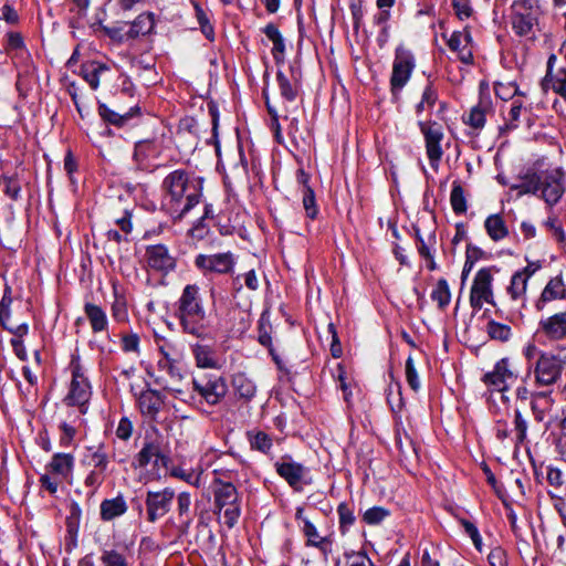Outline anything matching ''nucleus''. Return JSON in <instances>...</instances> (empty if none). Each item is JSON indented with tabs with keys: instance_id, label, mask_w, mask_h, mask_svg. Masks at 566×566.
Segmentation results:
<instances>
[{
	"instance_id": "obj_1",
	"label": "nucleus",
	"mask_w": 566,
	"mask_h": 566,
	"mask_svg": "<svg viewBox=\"0 0 566 566\" xmlns=\"http://www.w3.org/2000/svg\"><path fill=\"white\" fill-rule=\"evenodd\" d=\"M203 178L184 168L170 171L163 180V209L174 219H182L196 207L203 191Z\"/></svg>"
},
{
	"instance_id": "obj_2",
	"label": "nucleus",
	"mask_w": 566,
	"mask_h": 566,
	"mask_svg": "<svg viewBox=\"0 0 566 566\" xmlns=\"http://www.w3.org/2000/svg\"><path fill=\"white\" fill-rule=\"evenodd\" d=\"M175 317L184 334L198 339L210 337L208 315L203 305L200 287L187 284L175 303Z\"/></svg>"
},
{
	"instance_id": "obj_3",
	"label": "nucleus",
	"mask_w": 566,
	"mask_h": 566,
	"mask_svg": "<svg viewBox=\"0 0 566 566\" xmlns=\"http://www.w3.org/2000/svg\"><path fill=\"white\" fill-rule=\"evenodd\" d=\"M69 370L71 373V381L63 402L67 407H76L81 415H85L88 410L93 391L86 375L87 368L82 363L77 350L71 355Z\"/></svg>"
},
{
	"instance_id": "obj_4",
	"label": "nucleus",
	"mask_w": 566,
	"mask_h": 566,
	"mask_svg": "<svg viewBox=\"0 0 566 566\" xmlns=\"http://www.w3.org/2000/svg\"><path fill=\"white\" fill-rule=\"evenodd\" d=\"M109 455L104 444L86 448L81 465L86 471L83 485L88 490L87 495L94 496L108 476Z\"/></svg>"
},
{
	"instance_id": "obj_5",
	"label": "nucleus",
	"mask_w": 566,
	"mask_h": 566,
	"mask_svg": "<svg viewBox=\"0 0 566 566\" xmlns=\"http://www.w3.org/2000/svg\"><path fill=\"white\" fill-rule=\"evenodd\" d=\"M539 14L537 0H514L510 13L512 30L517 36L534 38Z\"/></svg>"
},
{
	"instance_id": "obj_6",
	"label": "nucleus",
	"mask_w": 566,
	"mask_h": 566,
	"mask_svg": "<svg viewBox=\"0 0 566 566\" xmlns=\"http://www.w3.org/2000/svg\"><path fill=\"white\" fill-rule=\"evenodd\" d=\"M538 199L546 209H554L566 193V174L560 167L538 171Z\"/></svg>"
},
{
	"instance_id": "obj_7",
	"label": "nucleus",
	"mask_w": 566,
	"mask_h": 566,
	"mask_svg": "<svg viewBox=\"0 0 566 566\" xmlns=\"http://www.w3.org/2000/svg\"><path fill=\"white\" fill-rule=\"evenodd\" d=\"M565 369V360L552 352H541L532 371L534 382L538 387H552L562 379Z\"/></svg>"
},
{
	"instance_id": "obj_8",
	"label": "nucleus",
	"mask_w": 566,
	"mask_h": 566,
	"mask_svg": "<svg viewBox=\"0 0 566 566\" xmlns=\"http://www.w3.org/2000/svg\"><path fill=\"white\" fill-rule=\"evenodd\" d=\"M516 401L525 402L530 400V408L536 422H544L547 415L552 411L555 400L552 390L531 391L526 379L515 388Z\"/></svg>"
},
{
	"instance_id": "obj_9",
	"label": "nucleus",
	"mask_w": 566,
	"mask_h": 566,
	"mask_svg": "<svg viewBox=\"0 0 566 566\" xmlns=\"http://www.w3.org/2000/svg\"><path fill=\"white\" fill-rule=\"evenodd\" d=\"M417 125L423 136L429 164L433 169H437L444 154L442 146L444 139L443 126L432 119H419Z\"/></svg>"
},
{
	"instance_id": "obj_10",
	"label": "nucleus",
	"mask_w": 566,
	"mask_h": 566,
	"mask_svg": "<svg viewBox=\"0 0 566 566\" xmlns=\"http://www.w3.org/2000/svg\"><path fill=\"white\" fill-rule=\"evenodd\" d=\"M495 266L480 269L472 282L470 290V305L474 311H480L484 304L495 306L493 292V273Z\"/></svg>"
},
{
	"instance_id": "obj_11",
	"label": "nucleus",
	"mask_w": 566,
	"mask_h": 566,
	"mask_svg": "<svg viewBox=\"0 0 566 566\" xmlns=\"http://www.w3.org/2000/svg\"><path fill=\"white\" fill-rule=\"evenodd\" d=\"M193 264L203 276L230 275L234 271L237 256L230 251L211 254L200 253L196 255Z\"/></svg>"
},
{
	"instance_id": "obj_12",
	"label": "nucleus",
	"mask_w": 566,
	"mask_h": 566,
	"mask_svg": "<svg viewBox=\"0 0 566 566\" xmlns=\"http://www.w3.org/2000/svg\"><path fill=\"white\" fill-rule=\"evenodd\" d=\"M275 472L295 492H302L305 485L312 484L310 469L302 463L295 462L290 454H285L274 463Z\"/></svg>"
},
{
	"instance_id": "obj_13",
	"label": "nucleus",
	"mask_w": 566,
	"mask_h": 566,
	"mask_svg": "<svg viewBox=\"0 0 566 566\" xmlns=\"http://www.w3.org/2000/svg\"><path fill=\"white\" fill-rule=\"evenodd\" d=\"M196 392L210 406L218 405L228 392L227 380L216 374H202L192 379Z\"/></svg>"
},
{
	"instance_id": "obj_14",
	"label": "nucleus",
	"mask_w": 566,
	"mask_h": 566,
	"mask_svg": "<svg viewBox=\"0 0 566 566\" xmlns=\"http://www.w3.org/2000/svg\"><path fill=\"white\" fill-rule=\"evenodd\" d=\"M415 66L416 61L413 54L405 46H398L395 52L392 73L390 77L391 92L394 94L400 93L403 86L408 83Z\"/></svg>"
},
{
	"instance_id": "obj_15",
	"label": "nucleus",
	"mask_w": 566,
	"mask_h": 566,
	"mask_svg": "<svg viewBox=\"0 0 566 566\" xmlns=\"http://www.w3.org/2000/svg\"><path fill=\"white\" fill-rule=\"evenodd\" d=\"M174 499L175 491L170 488L158 491H147L145 497L147 521L155 523L164 517L170 511Z\"/></svg>"
},
{
	"instance_id": "obj_16",
	"label": "nucleus",
	"mask_w": 566,
	"mask_h": 566,
	"mask_svg": "<svg viewBox=\"0 0 566 566\" xmlns=\"http://www.w3.org/2000/svg\"><path fill=\"white\" fill-rule=\"evenodd\" d=\"M145 260L149 269L161 274H168L177 266V259L164 244L148 245L145 251Z\"/></svg>"
},
{
	"instance_id": "obj_17",
	"label": "nucleus",
	"mask_w": 566,
	"mask_h": 566,
	"mask_svg": "<svg viewBox=\"0 0 566 566\" xmlns=\"http://www.w3.org/2000/svg\"><path fill=\"white\" fill-rule=\"evenodd\" d=\"M442 38L447 40V45L453 53H457L458 59L467 65L474 62L473 56V40L469 27L461 31H453L449 38L443 33Z\"/></svg>"
},
{
	"instance_id": "obj_18",
	"label": "nucleus",
	"mask_w": 566,
	"mask_h": 566,
	"mask_svg": "<svg viewBox=\"0 0 566 566\" xmlns=\"http://www.w3.org/2000/svg\"><path fill=\"white\" fill-rule=\"evenodd\" d=\"M538 331L551 342L566 339V311L542 318Z\"/></svg>"
},
{
	"instance_id": "obj_19",
	"label": "nucleus",
	"mask_w": 566,
	"mask_h": 566,
	"mask_svg": "<svg viewBox=\"0 0 566 566\" xmlns=\"http://www.w3.org/2000/svg\"><path fill=\"white\" fill-rule=\"evenodd\" d=\"M566 300V284L563 275L551 277L544 286L541 295L535 301V308L541 312L547 303Z\"/></svg>"
},
{
	"instance_id": "obj_20",
	"label": "nucleus",
	"mask_w": 566,
	"mask_h": 566,
	"mask_svg": "<svg viewBox=\"0 0 566 566\" xmlns=\"http://www.w3.org/2000/svg\"><path fill=\"white\" fill-rule=\"evenodd\" d=\"M493 112L490 96H481L478 104L470 109L467 116H463V123L475 132H480L485 126L486 116Z\"/></svg>"
},
{
	"instance_id": "obj_21",
	"label": "nucleus",
	"mask_w": 566,
	"mask_h": 566,
	"mask_svg": "<svg viewBox=\"0 0 566 566\" xmlns=\"http://www.w3.org/2000/svg\"><path fill=\"white\" fill-rule=\"evenodd\" d=\"M159 155V146L155 140H139L135 144L133 158L139 170H148L151 167V160Z\"/></svg>"
},
{
	"instance_id": "obj_22",
	"label": "nucleus",
	"mask_w": 566,
	"mask_h": 566,
	"mask_svg": "<svg viewBox=\"0 0 566 566\" xmlns=\"http://www.w3.org/2000/svg\"><path fill=\"white\" fill-rule=\"evenodd\" d=\"M165 403V397L157 390L146 389L138 397V408L143 416L155 420Z\"/></svg>"
},
{
	"instance_id": "obj_23",
	"label": "nucleus",
	"mask_w": 566,
	"mask_h": 566,
	"mask_svg": "<svg viewBox=\"0 0 566 566\" xmlns=\"http://www.w3.org/2000/svg\"><path fill=\"white\" fill-rule=\"evenodd\" d=\"M140 112V108L138 105H134L129 107V109L124 111L122 108L112 109L106 104L99 103L98 104V115L101 118L111 124L115 125L117 127H122L127 124V122L133 118L135 115H138Z\"/></svg>"
},
{
	"instance_id": "obj_24",
	"label": "nucleus",
	"mask_w": 566,
	"mask_h": 566,
	"mask_svg": "<svg viewBox=\"0 0 566 566\" xmlns=\"http://www.w3.org/2000/svg\"><path fill=\"white\" fill-rule=\"evenodd\" d=\"M86 319L90 323L93 334H102L108 332V317L105 310L95 303L86 302L83 307Z\"/></svg>"
},
{
	"instance_id": "obj_25",
	"label": "nucleus",
	"mask_w": 566,
	"mask_h": 566,
	"mask_svg": "<svg viewBox=\"0 0 566 566\" xmlns=\"http://www.w3.org/2000/svg\"><path fill=\"white\" fill-rule=\"evenodd\" d=\"M109 66L98 61H87L81 65L80 74L92 90H97L101 80L109 73Z\"/></svg>"
},
{
	"instance_id": "obj_26",
	"label": "nucleus",
	"mask_w": 566,
	"mask_h": 566,
	"mask_svg": "<svg viewBox=\"0 0 566 566\" xmlns=\"http://www.w3.org/2000/svg\"><path fill=\"white\" fill-rule=\"evenodd\" d=\"M128 510L126 500L122 493L113 499H105L99 505V517L104 522H111L122 515Z\"/></svg>"
},
{
	"instance_id": "obj_27",
	"label": "nucleus",
	"mask_w": 566,
	"mask_h": 566,
	"mask_svg": "<svg viewBox=\"0 0 566 566\" xmlns=\"http://www.w3.org/2000/svg\"><path fill=\"white\" fill-rule=\"evenodd\" d=\"M4 52L13 60H24L29 56L24 39L20 32L10 31L4 36Z\"/></svg>"
},
{
	"instance_id": "obj_28",
	"label": "nucleus",
	"mask_w": 566,
	"mask_h": 566,
	"mask_svg": "<svg viewBox=\"0 0 566 566\" xmlns=\"http://www.w3.org/2000/svg\"><path fill=\"white\" fill-rule=\"evenodd\" d=\"M161 455V448L157 441H146L140 451L135 455L133 467L135 469H144L153 461L157 464Z\"/></svg>"
},
{
	"instance_id": "obj_29",
	"label": "nucleus",
	"mask_w": 566,
	"mask_h": 566,
	"mask_svg": "<svg viewBox=\"0 0 566 566\" xmlns=\"http://www.w3.org/2000/svg\"><path fill=\"white\" fill-rule=\"evenodd\" d=\"M218 488L214 490V503L221 511L228 504L238 502V491L231 482H223L220 478H214Z\"/></svg>"
},
{
	"instance_id": "obj_30",
	"label": "nucleus",
	"mask_w": 566,
	"mask_h": 566,
	"mask_svg": "<svg viewBox=\"0 0 566 566\" xmlns=\"http://www.w3.org/2000/svg\"><path fill=\"white\" fill-rule=\"evenodd\" d=\"M191 352L195 357L197 367L212 369L220 368L221 365L212 347L202 344H195L191 347Z\"/></svg>"
},
{
	"instance_id": "obj_31",
	"label": "nucleus",
	"mask_w": 566,
	"mask_h": 566,
	"mask_svg": "<svg viewBox=\"0 0 566 566\" xmlns=\"http://www.w3.org/2000/svg\"><path fill=\"white\" fill-rule=\"evenodd\" d=\"M155 27V18L150 12L139 14L132 23L127 32L126 39H137L149 34Z\"/></svg>"
},
{
	"instance_id": "obj_32",
	"label": "nucleus",
	"mask_w": 566,
	"mask_h": 566,
	"mask_svg": "<svg viewBox=\"0 0 566 566\" xmlns=\"http://www.w3.org/2000/svg\"><path fill=\"white\" fill-rule=\"evenodd\" d=\"M263 33L273 43L272 55L276 64L283 63L285 56V42L274 23H268L263 29Z\"/></svg>"
},
{
	"instance_id": "obj_33",
	"label": "nucleus",
	"mask_w": 566,
	"mask_h": 566,
	"mask_svg": "<svg viewBox=\"0 0 566 566\" xmlns=\"http://www.w3.org/2000/svg\"><path fill=\"white\" fill-rule=\"evenodd\" d=\"M303 533L307 538V546H314L318 548L325 556L331 553L332 542L328 537L319 536L317 528L308 520L304 521Z\"/></svg>"
},
{
	"instance_id": "obj_34",
	"label": "nucleus",
	"mask_w": 566,
	"mask_h": 566,
	"mask_svg": "<svg viewBox=\"0 0 566 566\" xmlns=\"http://www.w3.org/2000/svg\"><path fill=\"white\" fill-rule=\"evenodd\" d=\"M113 298L111 304L113 319L116 323H127L129 319L127 298L116 284H113Z\"/></svg>"
},
{
	"instance_id": "obj_35",
	"label": "nucleus",
	"mask_w": 566,
	"mask_h": 566,
	"mask_svg": "<svg viewBox=\"0 0 566 566\" xmlns=\"http://www.w3.org/2000/svg\"><path fill=\"white\" fill-rule=\"evenodd\" d=\"M484 228L488 235L495 242L509 235L507 226L503 217L499 213L489 216L484 221Z\"/></svg>"
},
{
	"instance_id": "obj_36",
	"label": "nucleus",
	"mask_w": 566,
	"mask_h": 566,
	"mask_svg": "<svg viewBox=\"0 0 566 566\" xmlns=\"http://www.w3.org/2000/svg\"><path fill=\"white\" fill-rule=\"evenodd\" d=\"M74 457L71 453H55L48 468L57 476L66 478L73 470Z\"/></svg>"
},
{
	"instance_id": "obj_37",
	"label": "nucleus",
	"mask_w": 566,
	"mask_h": 566,
	"mask_svg": "<svg viewBox=\"0 0 566 566\" xmlns=\"http://www.w3.org/2000/svg\"><path fill=\"white\" fill-rule=\"evenodd\" d=\"M191 506V495L188 492H181L177 496V513L178 518L180 522V530L186 533L191 523H192V515L190 511Z\"/></svg>"
},
{
	"instance_id": "obj_38",
	"label": "nucleus",
	"mask_w": 566,
	"mask_h": 566,
	"mask_svg": "<svg viewBox=\"0 0 566 566\" xmlns=\"http://www.w3.org/2000/svg\"><path fill=\"white\" fill-rule=\"evenodd\" d=\"M247 437L252 450L270 454L273 447V439L270 434L261 430H250L247 432Z\"/></svg>"
},
{
	"instance_id": "obj_39",
	"label": "nucleus",
	"mask_w": 566,
	"mask_h": 566,
	"mask_svg": "<svg viewBox=\"0 0 566 566\" xmlns=\"http://www.w3.org/2000/svg\"><path fill=\"white\" fill-rule=\"evenodd\" d=\"M430 297L437 303L440 311L444 312L451 302V291L446 279L441 277L437 281L430 293Z\"/></svg>"
},
{
	"instance_id": "obj_40",
	"label": "nucleus",
	"mask_w": 566,
	"mask_h": 566,
	"mask_svg": "<svg viewBox=\"0 0 566 566\" xmlns=\"http://www.w3.org/2000/svg\"><path fill=\"white\" fill-rule=\"evenodd\" d=\"M232 387L234 392L245 400H250L254 397L256 387L251 379H249L243 373H238L232 378Z\"/></svg>"
},
{
	"instance_id": "obj_41",
	"label": "nucleus",
	"mask_w": 566,
	"mask_h": 566,
	"mask_svg": "<svg viewBox=\"0 0 566 566\" xmlns=\"http://www.w3.org/2000/svg\"><path fill=\"white\" fill-rule=\"evenodd\" d=\"M276 81L281 96L289 102L295 101L298 94L300 83L289 77L283 71H277Z\"/></svg>"
},
{
	"instance_id": "obj_42",
	"label": "nucleus",
	"mask_w": 566,
	"mask_h": 566,
	"mask_svg": "<svg viewBox=\"0 0 566 566\" xmlns=\"http://www.w3.org/2000/svg\"><path fill=\"white\" fill-rule=\"evenodd\" d=\"M528 280H526L517 271L511 276L510 285L506 287V292L513 301H525L527 292Z\"/></svg>"
},
{
	"instance_id": "obj_43",
	"label": "nucleus",
	"mask_w": 566,
	"mask_h": 566,
	"mask_svg": "<svg viewBox=\"0 0 566 566\" xmlns=\"http://www.w3.org/2000/svg\"><path fill=\"white\" fill-rule=\"evenodd\" d=\"M513 424H514L513 441H514L515 446L524 444L527 441L528 422H527L526 418L523 416L520 408L514 409Z\"/></svg>"
},
{
	"instance_id": "obj_44",
	"label": "nucleus",
	"mask_w": 566,
	"mask_h": 566,
	"mask_svg": "<svg viewBox=\"0 0 566 566\" xmlns=\"http://www.w3.org/2000/svg\"><path fill=\"white\" fill-rule=\"evenodd\" d=\"M547 210V218L543 221V227H545L548 231L552 232L554 239L563 243L566 241V233L564 231L562 221L559 220L558 216L554 212V209H546Z\"/></svg>"
},
{
	"instance_id": "obj_45",
	"label": "nucleus",
	"mask_w": 566,
	"mask_h": 566,
	"mask_svg": "<svg viewBox=\"0 0 566 566\" xmlns=\"http://www.w3.org/2000/svg\"><path fill=\"white\" fill-rule=\"evenodd\" d=\"M485 331L491 339L501 343H506L512 337V328L509 325L499 323L494 319L488 322Z\"/></svg>"
},
{
	"instance_id": "obj_46",
	"label": "nucleus",
	"mask_w": 566,
	"mask_h": 566,
	"mask_svg": "<svg viewBox=\"0 0 566 566\" xmlns=\"http://www.w3.org/2000/svg\"><path fill=\"white\" fill-rule=\"evenodd\" d=\"M396 447L399 450V455L401 461L411 462L412 460L418 459L417 450L413 444V441L405 434L402 438L398 432L396 436Z\"/></svg>"
},
{
	"instance_id": "obj_47",
	"label": "nucleus",
	"mask_w": 566,
	"mask_h": 566,
	"mask_svg": "<svg viewBox=\"0 0 566 566\" xmlns=\"http://www.w3.org/2000/svg\"><path fill=\"white\" fill-rule=\"evenodd\" d=\"M482 382L486 386L488 390L502 392V400L507 401L509 398L504 395L509 390V385H504L495 367L491 371H488L482 377Z\"/></svg>"
},
{
	"instance_id": "obj_48",
	"label": "nucleus",
	"mask_w": 566,
	"mask_h": 566,
	"mask_svg": "<svg viewBox=\"0 0 566 566\" xmlns=\"http://www.w3.org/2000/svg\"><path fill=\"white\" fill-rule=\"evenodd\" d=\"M450 203L455 214H464L468 210L464 190L459 181H453L450 195Z\"/></svg>"
},
{
	"instance_id": "obj_49",
	"label": "nucleus",
	"mask_w": 566,
	"mask_h": 566,
	"mask_svg": "<svg viewBox=\"0 0 566 566\" xmlns=\"http://www.w3.org/2000/svg\"><path fill=\"white\" fill-rule=\"evenodd\" d=\"M438 101V92L431 83H429L423 92L420 102L416 105L415 111L419 116L426 111H431Z\"/></svg>"
},
{
	"instance_id": "obj_50",
	"label": "nucleus",
	"mask_w": 566,
	"mask_h": 566,
	"mask_svg": "<svg viewBox=\"0 0 566 566\" xmlns=\"http://www.w3.org/2000/svg\"><path fill=\"white\" fill-rule=\"evenodd\" d=\"M538 171L526 174L514 187L518 195H532L538 198Z\"/></svg>"
},
{
	"instance_id": "obj_51",
	"label": "nucleus",
	"mask_w": 566,
	"mask_h": 566,
	"mask_svg": "<svg viewBox=\"0 0 566 566\" xmlns=\"http://www.w3.org/2000/svg\"><path fill=\"white\" fill-rule=\"evenodd\" d=\"M337 514L339 518V530L344 534L354 525L356 521L354 510L348 503L342 502L337 506Z\"/></svg>"
},
{
	"instance_id": "obj_52",
	"label": "nucleus",
	"mask_w": 566,
	"mask_h": 566,
	"mask_svg": "<svg viewBox=\"0 0 566 566\" xmlns=\"http://www.w3.org/2000/svg\"><path fill=\"white\" fill-rule=\"evenodd\" d=\"M552 90L566 102V69L556 71L554 77L547 82V91Z\"/></svg>"
},
{
	"instance_id": "obj_53",
	"label": "nucleus",
	"mask_w": 566,
	"mask_h": 566,
	"mask_svg": "<svg viewBox=\"0 0 566 566\" xmlns=\"http://www.w3.org/2000/svg\"><path fill=\"white\" fill-rule=\"evenodd\" d=\"M345 566H375L374 562L364 551H348L344 553Z\"/></svg>"
},
{
	"instance_id": "obj_54",
	"label": "nucleus",
	"mask_w": 566,
	"mask_h": 566,
	"mask_svg": "<svg viewBox=\"0 0 566 566\" xmlns=\"http://www.w3.org/2000/svg\"><path fill=\"white\" fill-rule=\"evenodd\" d=\"M101 563L103 566H130L127 558L116 549H104Z\"/></svg>"
},
{
	"instance_id": "obj_55",
	"label": "nucleus",
	"mask_w": 566,
	"mask_h": 566,
	"mask_svg": "<svg viewBox=\"0 0 566 566\" xmlns=\"http://www.w3.org/2000/svg\"><path fill=\"white\" fill-rule=\"evenodd\" d=\"M389 515V510L382 506H373L364 513L363 521L368 525H378Z\"/></svg>"
},
{
	"instance_id": "obj_56",
	"label": "nucleus",
	"mask_w": 566,
	"mask_h": 566,
	"mask_svg": "<svg viewBox=\"0 0 566 566\" xmlns=\"http://www.w3.org/2000/svg\"><path fill=\"white\" fill-rule=\"evenodd\" d=\"M0 189L12 200L19 198L21 186L17 177L4 176L0 179Z\"/></svg>"
},
{
	"instance_id": "obj_57",
	"label": "nucleus",
	"mask_w": 566,
	"mask_h": 566,
	"mask_svg": "<svg viewBox=\"0 0 566 566\" xmlns=\"http://www.w3.org/2000/svg\"><path fill=\"white\" fill-rule=\"evenodd\" d=\"M494 92H495V95L503 99V101H509V99H514L515 96L517 95H523V93H521L518 91V87L516 86L515 83L513 82H509V83H495L494 84Z\"/></svg>"
},
{
	"instance_id": "obj_58",
	"label": "nucleus",
	"mask_w": 566,
	"mask_h": 566,
	"mask_svg": "<svg viewBox=\"0 0 566 566\" xmlns=\"http://www.w3.org/2000/svg\"><path fill=\"white\" fill-rule=\"evenodd\" d=\"M494 367L504 385H509L510 381H513L517 378V375L512 368V364L507 357H504L496 361Z\"/></svg>"
},
{
	"instance_id": "obj_59",
	"label": "nucleus",
	"mask_w": 566,
	"mask_h": 566,
	"mask_svg": "<svg viewBox=\"0 0 566 566\" xmlns=\"http://www.w3.org/2000/svg\"><path fill=\"white\" fill-rule=\"evenodd\" d=\"M522 108L523 101H521L520 98H514L511 103V108L509 111L507 117H505L506 129H514L517 127Z\"/></svg>"
},
{
	"instance_id": "obj_60",
	"label": "nucleus",
	"mask_w": 566,
	"mask_h": 566,
	"mask_svg": "<svg viewBox=\"0 0 566 566\" xmlns=\"http://www.w3.org/2000/svg\"><path fill=\"white\" fill-rule=\"evenodd\" d=\"M303 208L305 210L306 217L314 220L318 214V208L316 205L315 193L312 188H307V190L303 191Z\"/></svg>"
},
{
	"instance_id": "obj_61",
	"label": "nucleus",
	"mask_w": 566,
	"mask_h": 566,
	"mask_svg": "<svg viewBox=\"0 0 566 566\" xmlns=\"http://www.w3.org/2000/svg\"><path fill=\"white\" fill-rule=\"evenodd\" d=\"M139 336L136 333L123 334L120 337V346L125 353L139 354Z\"/></svg>"
},
{
	"instance_id": "obj_62",
	"label": "nucleus",
	"mask_w": 566,
	"mask_h": 566,
	"mask_svg": "<svg viewBox=\"0 0 566 566\" xmlns=\"http://www.w3.org/2000/svg\"><path fill=\"white\" fill-rule=\"evenodd\" d=\"M451 4L460 20L469 19L473 14L471 0H451Z\"/></svg>"
},
{
	"instance_id": "obj_63",
	"label": "nucleus",
	"mask_w": 566,
	"mask_h": 566,
	"mask_svg": "<svg viewBox=\"0 0 566 566\" xmlns=\"http://www.w3.org/2000/svg\"><path fill=\"white\" fill-rule=\"evenodd\" d=\"M223 509L224 523L229 528H232L240 517V505L238 502H234V504H228Z\"/></svg>"
},
{
	"instance_id": "obj_64",
	"label": "nucleus",
	"mask_w": 566,
	"mask_h": 566,
	"mask_svg": "<svg viewBox=\"0 0 566 566\" xmlns=\"http://www.w3.org/2000/svg\"><path fill=\"white\" fill-rule=\"evenodd\" d=\"M488 562L491 566H509L507 554L501 546L491 549L488 555Z\"/></svg>"
}]
</instances>
